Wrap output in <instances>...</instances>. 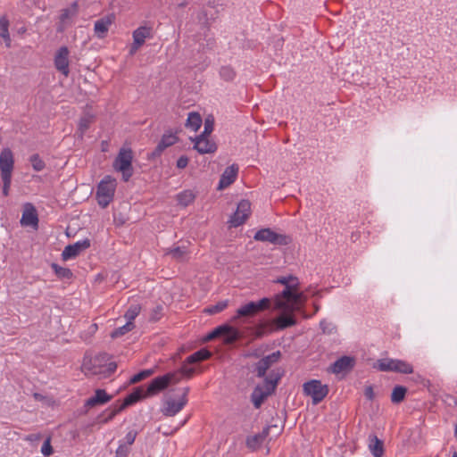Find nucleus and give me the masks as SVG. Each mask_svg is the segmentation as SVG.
Listing matches in <instances>:
<instances>
[{"instance_id":"obj_36","label":"nucleus","mask_w":457,"mask_h":457,"mask_svg":"<svg viewBox=\"0 0 457 457\" xmlns=\"http://www.w3.org/2000/svg\"><path fill=\"white\" fill-rule=\"evenodd\" d=\"M219 73L220 78L225 81H232L236 77L235 70L229 65L222 66Z\"/></svg>"},{"instance_id":"obj_37","label":"nucleus","mask_w":457,"mask_h":457,"mask_svg":"<svg viewBox=\"0 0 457 457\" xmlns=\"http://www.w3.org/2000/svg\"><path fill=\"white\" fill-rule=\"evenodd\" d=\"M133 328H134L133 322L127 321L125 325L115 328L112 332L111 336L112 338L120 337L125 335L126 333L131 331L133 329Z\"/></svg>"},{"instance_id":"obj_61","label":"nucleus","mask_w":457,"mask_h":457,"mask_svg":"<svg viewBox=\"0 0 457 457\" xmlns=\"http://www.w3.org/2000/svg\"><path fill=\"white\" fill-rule=\"evenodd\" d=\"M68 25L69 24L62 23L61 20H59V23H58V26H57V31L58 32H63Z\"/></svg>"},{"instance_id":"obj_57","label":"nucleus","mask_w":457,"mask_h":457,"mask_svg":"<svg viewBox=\"0 0 457 457\" xmlns=\"http://www.w3.org/2000/svg\"><path fill=\"white\" fill-rule=\"evenodd\" d=\"M188 158L186 155H181L177 161V167L179 169H184L188 164Z\"/></svg>"},{"instance_id":"obj_27","label":"nucleus","mask_w":457,"mask_h":457,"mask_svg":"<svg viewBox=\"0 0 457 457\" xmlns=\"http://www.w3.org/2000/svg\"><path fill=\"white\" fill-rule=\"evenodd\" d=\"M133 40L137 41V44H145V39L152 38L154 37L153 28L151 26H140L135 29L132 33Z\"/></svg>"},{"instance_id":"obj_55","label":"nucleus","mask_w":457,"mask_h":457,"mask_svg":"<svg viewBox=\"0 0 457 457\" xmlns=\"http://www.w3.org/2000/svg\"><path fill=\"white\" fill-rule=\"evenodd\" d=\"M320 327L324 333H331V331L334 329L332 323L328 322L325 320L320 321Z\"/></svg>"},{"instance_id":"obj_51","label":"nucleus","mask_w":457,"mask_h":457,"mask_svg":"<svg viewBox=\"0 0 457 457\" xmlns=\"http://www.w3.org/2000/svg\"><path fill=\"white\" fill-rule=\"evenodd\" d=\"M115 417V413L112 411H109V410L104 411L101 415H99L98 419L102 423H107L112 420Z\"/></svg>"},{"instance_id":"obj_49","label":"nucleus","mask_w":457,"mask_h":457,"mask_svg":"<svg viewBox=\"0 0 457 457\" xmlns=\"http://www.w3.org/2000/svg\"><path fill=\"white\" fill-rule=\"evenodd\" d=\"M130 448L126 444L120 443L116 450V457H128Z\"/></svg>"},{"instance_id":"obj_12","label":"nucleus","mask_w":457,"mask_h":457,"mask_svg":"<svg viewBox=\"0 0 457 457\" xmlns=\"http://www.w3.org/2000/svg\"><path fill=\"white\" fill-rule=\"evenodd\" d=\"M251 213V203L248 200H241L236 212L230 217L228 223L231 227H239L245 222Z\"/></svg>"},{"instance_id":"obj_17","label":"nucleus","mask_w":457,"mask_h":457,"mask_svg":"<svg viewBox=\"0 0 457 457\" xmlns=\"http://www.w3.org/2000/svg\"><path fill=\"white\" fill-rule=\"evenodd\" d=\"M143 399V386H138L134 389L132 393L128 395L121 403H116L112 406L111 411L115 413V416L122 411L127 407L136 403Z\"/></svg>"},{"instance_id":"obj_52","label":"nucleus","mask_w":457,"mask_h":457,"mask_svg":"<svg viewBox=\"0 0 457 457\" xmlns=\"http://www.w3.org/2000/svg\"><path fill=\"white\" fill-rule=\"evenodd\" d=\"M137 432L135 430H131L127 433V435L124 437V442H121L122 444H126L128 446H130L137 437Z\"/></svg>"},{"instance_id":"obj_8","label":"nucleus","mask_w":457,"mask_h":457,"mask_svg":"<svg viewBox=\"0 0 457 457\" xmlns=\"http://www.w3.org/2000/svg\"><path fill=\"white\" fill-rule=\"evenodd\" d=\"M304 395L311 396L313 404L320 403L328 394V386L320 380L312 379L303 386Z\"/></svg>"},{"instance_id":"obj_38","label":"nucleus","mask_w":457,"mask_h":457,"mask_svg":"<svg viewBox=\"0 0 457 457\" xmlns=\"http://www.w3.org/2000/svg\"><path fill=\"white\" fill-rule=\"evenodd\" d=\"M275 283L284 285L285 287L299 286L298 278L295 276H283L276 278Z\"/></svg>"},{"instance_id":"obj_25","label":"nucleus","mask_w":457,"mask_h":457,"mask_svg":"<svg viewBox=\"0 0 457 457\" xmlns=\"http://www.w3.org/2000/svg\"><path fill=\"white\" fill-rule=\"evenodd\" d=\"M112 396L109 395L105 390L104 389H96L95 395L89 397L86 403L85 406L88 408L95 407L96 405H101L108 403L111 400Z\"/></svg>"},{"instance_id":"obj_54","label":"nucleus","mask_w":457,"mask_h":457,"mask_svg":"<svg viewBox=\"0 0 457 457\" xmlns=\"http://www.w3.org/2000/svg\"><path fill=\"white\" fill-rule=\"evenodd\" d=\"M3 181V195L7 196L9 195V190L12 183V178H1Z\"/></svg>"},{"instance_id":"obj_14","label":"nucleus","mask_w":457,"mask_h":457,"mask_svg":"<svg viewBox=\"0 0 457 457\" xmlns=\"http://www.w3.org/2000/svg\"><path fill=\"white\" fill-rule=\"evenodd\" d=\"M14 167V157L10 148H4L0 154L1 178H12Z\"/></svg>"},{"instance_id":"obj_34","label":"nucleus","mask_w":457,"mask_h":457,"mask_svg":"<svg viewBox=\"0 0 457 457\" xmlns=\"http://www.w3.org/2000/svg\"><path fill=\"white\" fill-rule=\"evenodd\" d=\"M195 198V194L191 190H185L183 192H180L177 195V200L179 204L184 207L189 205L191 203L194 202Z\"/></svg>"},{"instance_id":"obj_44","label":"nucleus","mask_w":457,"mask_h":457,"mask_svg":"<svg viewBox=\"0 0 457 457\" xmlns=\"http://www.w3.org/2000/svg\"><path fill=\"white\" fill-rule=\"evenodd\" d=\"M214 128V120L212 117H208L204 120V131L200 135H204L205 137H209L210 134L213 131Z\"/></svg>"},{"instance_id":"obj_45","label":"nucleus","mask_w":457,"mask_h":457,"mask_svg":"<svg viewBox=\"0 0 457 457\" xmlns=\"http://www.w3.org/2000/svg\"><path fill=\"white\" fill-rule=\"evenodd\" d=\"M177 140H178V138L175 135L164 134L162 137L160 142L162 143V145H164V146L169 147V146L173 145L177 142Z\"/></svg>"},{"instance_id":"obj_18","label":"nucleus","mask_w":457,"mask_h":457,"mask_svg":"<svg viewBox=\"0 0 457 457\" xmlns=\"http://www.w3.org/2000/svg\"><path fill=\"white\" fill-rule=\"evenodd\" d=\"M193 141L195 142L194 148L201 154H212L217 150L216 144L204 135L195 137Z\"/></svg>"},{"instance_id":"obj_2","label":"nucleus","mask_w":457,"mask_h":457,"mask_svg":"<svg viewBox=\"0 0 457 457\" xmlns=\"http://www.w3.org/2000/svg\"><path fill=\"white\" fill-rule=\"evenodd\" d=\"M282 377L279 370H270L262 384H258L251 394V401L255 409H259L268 396L272 395Z\"/></svg>"},{"instance_id":"obj_46","label":"nucleus","mask_w":457,"mask_h":457,"mask_svg":"<svg viewBox=\"0 0 457 457\" xmlns=\"http://www.w3.org/2000/svg\"><path fill=\"white\" fill-rule=\"evenodd\" d=\"M41 453L45 456H50L54 453V449L51 445V437L50 436H48L43 443V445L41 447Z\"/></svg>"},{"instance_id":"obj_62","label":"nucleus","mask_w":457,"mask_h":457,"mask_svg":"<svg viewBox=\"0 0 457 457\" xmlns=\"http://www.w3.org/2000/svg\"><path fill=\"white\" fill-rule=\"evenodd\" d=\"M33 397L35 400L37 401H44L46 399V396H44L43 395L39 394V393H34L33 394Z\"/></svg>"},{"instance_id":"obj_10","label":"nucleus","mask_w":457,"mask_h":457,"mask_svg":"<svg viewBox=\"0 0 457 457\" xmlns=\"http://www.w3.org/2000/svg\"><path fill=\"white\" fill-rule=\"evenodd\" d=\"M270 306V300L266 297L258 302H249L237 309V316L234 319L239 317H253L258 312L269 309Z\"/></svg>"},{"instance_id":"obj_56","label":"nucleus","mask_w":457,"mask_h":457,"mask_svg":"<svg viewBox=\"0 0 457 457\" xmlns=\"http://www.w3.org/2000/svg\"><path fill=\"white\" fill-rule=\"evenodd\" d=\"M0 37L4 39L7 47L11 46V37L9 34V29L0 30Z\"/></svg>"},{"instance_id":"obj_31","label":"nucleus","mask_w":457,"mask_h":457,"mask_svg":"<svg viewBox=\"0 0 457 457\" xmlns=\"http://www.w3.org/2000/svg\"><path fill=\"white\" fill-rule=\"evenodd\" d=\"M212 353L207 349H200L187 358V363L193 364L207 360L211 357Z\"/></svg>"},{"instance_id":"obj_64","label":"nucleus","mask_w":457,"mask_h":457,"mask_svg":"<svg viewBox=\"0 0 457 457\" xmlns=\"http://www.w3.org/2000/svg\"><path fill=\"white\" fill-rule=\"evenodd\" d=\"M453 457H457V453L456 452L453 453Z\"/></svg>"},{"instance_id":"obj_4","label":"nucleus","mask_w":457,"mask_h":457,"mask_svg":"<svg viewBox=\"0 0 457 457\" xmlns=\"http://www.w3.org/2000/svg\"><path fill=\"white\" fill-rule=\"evenodd\" d=\"M181 380L179 372H168L163 376L154 378L147 386L143 388V398L153 396L166 389L171 384H177Z\"/></svg>"},{"instance_id":"obj_28","label":"nucleus","mask_w":457,"mask_h":457,"mask_svg":"<svg viewBox=\"0 0 457 457\" xmlns=\"http://www.w3.org/2000/svg\"><path fill=\"white\" fill-rule=\"evenodd\" d=\"M225 328L220 337L223 338V342L226 345H231L235 343L240 337L239 330L228 324H223Z\"/></svg>"},{"instance_id":"obj_13","label":"nucleus","mask_w":457,"mask_h":457,"mask_svg":"<svg viewBox=\"0 0 457 457\" xmlns=\"http://www.w3.org/2000/svg\"><path fill=\"white\" fill-rule=\"evenodd\" d=\"M281 353L279 351L274 352L267 356L262 358L258 362H256L253 366V372L256 373L258 378L267 377L266 373L272 364L278 361Z\"/></svg>"},{"instance_id":"obj_32","label":"nucleus","mask_w":457,"mask_h":457,"mask_svg":"<svg viewBox=\"0 0 457 457\" xmlns=\"http://www.w3.org/2000/svg\"><path fill=\"white\" fill-rule=\"evenodd\" d=\"M202 125V117L197 112H189L186 121V127L196 131Z\"/></svg>"},{"instance_id":"obj_47","label":"nucleus","mask_w":457,"mask_h":457,"mask_svg":"<svg viewBox=\"0 0 457 457\" xmlns=\"http://www.w3.org/2000/svg\"><path fill=\"white\" fill-rule=\"evenodd\" d=\"M224 329L225 328L223 327V325L218 326L206 336L205 340L210 341L214 338L220 337Z\"/></svg>"},{"instance_id":"obj_21","label":"nucleus","mask_w":457,"mask_h":457,"mask_svg":"<svg viewBox=\"0 0 457 457\" xmlns=\"http://www.w3.org/2000/svg\"><path fill=\"white\" fill-rule=\"evenodd\" d=\"M355 364V359L351 356H342L337 359L330 367L331 372L339 374L350 371Z\"/></svg>"},{"instance_id":"obj_20","label":"nucleus","mask_w":457,"mask_h":457,"mask_svg":"<svg viewBox=\"0 0 457 457\" xmlns=\"http://www.w3.org/2000/svg\"><path fill=\"white\" fill-rule=\"evenodd\" d=\"M21 224L22 226H32L37 227L38 224L37 212L34 205L30 203H27L24 205V210L21 219Z\"/></svg>"},{"instance_id":"obj_9","label":"nucleus","mask_w":457,"mask_h":457,"mask_svg":"<svg viewBox=\"0 0 457 457\" xmlns=\"http://www.w3.org/2000/svg\"><path fill=\"white\" fill-rule=\"evenodd\" d=\"M180 390L182 391V394L178 401H176L170 397L164 401L163 406L162 408V412L164 416H166V417L175 416L187 403V395L189 392V387H183Z\"/></svg>"},{"instance_id":"obj_63","label":"nucleus","mask_w":457,"mask_h":457,"mask_svg":"<svg viewBox=\"0 0 457 457\" xmlns=\"http://www.w3.org/2000/svg\"><path fill=\"white\" fill-rule=\"evenodd\" d=\"M454 435H455V436H456V438H457V425L455 426Z\"/></svg>"},{"instance_id":"obj_11","label":"nucleus","mask_w":457,"mask_h":457,"mask_svg":"<svg viewBox=\"0 0 457 457\" xmlns=\"http://www.w3.org/2000/svg\"><path fill=\"white\" fill-rule=\"evenodd\" d=\"M253 239L261 242H268L275 245H286L289 242L287 236L278 234L269 228L258 230L253 236Z\"/></svg>"},{"instance_id":"obj_53","label":"nucleus","mask_w":457,"mask_h":457,"mask_svg":"<svg viewBox=\"0 0 457 457\" xmlns=\"http://www.w3.org/2000/svg\"><path fill=\"white\" fill-rule=\"evenodd\" d=\"M166 148L167 147L164 146V145H162V143L159 142L158 145H156V147L154 148V150L150 154V157L156 158V157L161 156V154Z\"/></svg>"},{"instance_id":"obj_42","label":"nucleus","mask_w":457,"mask_h":457,"mask_svg":"<svg viewBox=\"0 0 457 457\" xmlns=\"http://www.w3.org/2000/svg\"><path fill=\"white\" fill-rule=\"evenodd\" d=\"M29 161L36 171H41L45 169L46 164L37 154H32Z\"/></svg>"},{"instance_id":"obj_3","label":"nucleus","mask_w":457,"mask_h":457,"mask_svg":"<svg viewBox=\"0 0 457 457\" xmlns=\"http://www.w3.org/2000/svg\"><path fill=\"white\" fill-rule=\"evenodd\" d=\"M109 361V355L107 353H99L88 361H84L83 369L87 372H91L94 375H100L103 378L110 377L117 369L116 362H109L104 365V362Z\"/></svg>"},{"instance_id":"obj_29","label":"nucleus","mask_w":457,"mask_h":457,"mask_svg":"<svg viewBox=\"0 0 457 457\" xmlns=\"http://www.w3.org/2000/svg\"><path fill=\"white\" fill-rule=\"evenodd\" d=\"M79 12V4L77 1H74L70 7L64 8L61 11V14L59 16V20H61L62 23L69 24V20L75 17Z\"/></svg>"},{"instance_id":"obj_60","label":"nucleus","mask_w":457,"mask_h":457,"mask_svg":"<svg viewBox=\"0 0 457 457\" xmlns=\"http://www.w3.org/2000/svg\"><path fill=\"white\" fill-rule=\"evenodd\" d=\"M141 46V44H137V41L133 40V43L129 50L130 54H134Z\"/></svg>"},{"instance_id":"obj_59","label":"nucleus","mask_w":457,"mask_h":457,"mask_svg":"<svg viewBox=\"0 0 457 457\" xmlns=\"http://www.w3.org/2000/svg\"><path fill=\"white\" fill-rule=\"evenodd\" d=\"M9 25H10V22H9L7 16L5 14L2 15L0 17V30H3L4 29H9Z\"/></svg>"},{"instance_id":"obj_26","label":"nucleus","mask_w":457,"mask_h":457,"mask_svg":"<svg viewBox=\"0 0 457 457\" xmlns=\"http://www.w3.org/2000/svg\"><path fill=\"white\" fill-rule=\"evenodd\" d=\"M368 447L374 457H382L384 454V442L376 435L370 434L368 437Z\"/></svg>"},{"instance_id":"obj_16","label":"nucleus","mask_w":457,"mask_h":457,"mask_svg":"<svg viewBox=\"0 0 457 457\" xmlns=\"http://www.w3.org/2000/svg\"><path fill=\"white\" fill-rule=\"evenodd\" d=\"M69 54L70 51L67 46H62L58 49L54 56V67L65 77L70 73L69 70Z\"/></svg>"},{"instance_id":"obj_48","label":"nucleus","mask_w":457,"mask_h":457,"mask_svg":"<svg viewBox=\"0 0 457 457\" xmlns=\"http://www.w3.org/2000/svg\"><path fill=\"white\" fill-rule=\"evenodd\" d=\"M224 329L225 328L223 327V325L218 326L206 336L205 340L210 341L214 338L220 337Z\"/></svg>"},{"instance_id":"obj_24","label":"nucleus","mask_w":457,"mask_h":457,"mask_svg":"<svg viewBox=\"0 0 457 457\" xmlns=\"http://www.w3.org/2000/svg\"><path fill=\"white\" fill-rule=\"evenodd\" d=\"M274 320L276 328L279 330L292 327L296 324V320L293 315L294 312H284Z\"/></svg>"},{"instance_id":"obj_22","label":"nucleus","mask_w":457,"mask_h":457,"mask_svg":"<svg viewBox=\"0 0 457 457\" xmlns=\"http://www.w3.org/2000/svg\"><path fill=\"white\" fill-rule=\"evenodd\" d=\"M237 172V165L232 164L227 167L220 176L218 189L221 190L230 186L236 180Z\"/></svg>"},{"instance_id":"obj_41","label":"nucleus","mask_w":457,"mask_h":457,"mask_svg":"<svg viewBox=\"0 0 457 457\" xmlns=\"http://www.w3.org/2000/svg\"><path fill=\"white\" fill-rule=\"evenodd\" d=\"M227 306H228V301H221V302L217 303L214 305H212V306L206 308L204 310V312H206L208 314H216V313H219V312H222L223 310H225L227 308Z\"/></svg>"},{"instance_id":"obj_58","label":"nucleus","mask_w":457,"mask_h":457,"mask_svg":"<svg viewBox=\"0 0 457 457\" xmlns=\"http://www.w3.org/2000/svg\"><path fill=\"white\" fill-rule=\"evenodd\" d=\"M364 395L370 401H372L374 399L375 393H374L372 386H368L365 387Z\"/></svg>"},{"instance_id":"obj_43","label":"nucleus","mask_w":457,"mask_h":457,"mask_svg":"<svg viewBox=\"0 0 457 457\" xmlns=\"http://www.w3.org/2000/svg\"><path fill=\"white\" fill-rule=\"evenodd\" d=\"M91 122H92V118L89 116H83L80 118L79 122V130L80 131L81 136L89 128Z\"/></svg>"},{"instance_id":"obj_50","label":"nucleus","mask_w":457,"mask_h":457,"mask_svg":"<svg viewBox=\"0 0 457 457\" xmlns=\"http://www.w3.org/2000/svg\"><path fill=\"white\" fill-rule=\"evenodd\" d=\"M188 363H185L184 365H182V367L176 370L175 372H179L180 373V376H181V378L186 376L187 378H190L194 372H195V370L193 368H189L187 366Z\"/></svg>"},{"instance_id":"obj_5","label":"nucleus","mask_w":457,"mask_h":457,"mask_svg":"<svg viewBox=\"0 0 457 457\" xmlns=\"http://www.w3.org/2000/svg\"><path fill=\"white\" fill-rule=\"evenodd\" d=\"M133 153L129 148H121L113 162V168L122 173L124 181H128L133 175Z\"/></svg>"},{"instance_id":"obj_7","label":"nucleus","mask_w":457,"mask_h":457,"mask_svg":"<svg viewBox=\"0 0 457 457\" xmlns=\"http://www.w3.org/2000/svg\"><path fill=\"white\" fill-rule=\"evenodd\" d=\"M376 367L380 371H393L401 374H411L413 372V367L411 363L399 359H380L378 361Z\"/></svg>"},{"instance_id":"obj_1","label":"nucleus","mask_w":457,"mask_h":457,"mask_svg":"<svg viewBox=\"0 0 457 457\" xmlns=\"http://www.w3.org/2000/svg\"><path fill=\"white\" fill-rule=\"evenodd\" d=\"M299 286L285 287L284 290L276 295L274 307L284 312H295L301 308L306 298L303 293L298 291Z\"/></svg>"},{"instance_id":"obj_40","label":"nucleus","mask_w":457,"mask_h":457,"mask_svg":"<svg viewBox=\"0 0 457 457\" xmlns=\"http://www.w3.org/2000/svg\"><path fill=\"white\" fill-rule=\"evenodd\" d=\"M140 311L141 306L139 304H131L126 311L124 317L127 320V321L133 322L136 317H137L138 314L140 313Z\"/></svg>"},{"instance_id":"obj_30","label":"nucleus","mask_w":457,"mask_h":457,"mask_svg":"<svg viewBox=\"0 0 457 457\" xmlns=\"http://www.w3.org/2000/svg\"><path fill=\"white\" fill-rule=\"evenodd\" d=\"M165 254L170 255L174 260L182 262L186 259L187 254V247L185 245L175 246L168 248Z\"/></svg>"},{"instance_id":"obj_15","label":"nucleus","mask_w":457,"mask_h":457,"mask_svg":"<svg viewBox=\"0 0 457 457\" xmlns=\"http://www.w3.org/2000/svg\"><path fill=\"white\" fill-rule=\"evenodd\" d=\"M89 247L90 240L88 238L77 241L72 245H68L62 253V259L63 261L73 259Z\"/></svg>"},{"instance_id":"obj_19","label":"nucleus","mask_w":457,"mask_h":457,"mask_svg":"<svg viewBox=\"0 0 457 457\" xmlns=\"http://www.w3.org/2000/svg\"><path fill=\"white\" fill-rule=\"evenodd\" d=\"M114 15L109 14L95 21L94 31L98 38H104L107 35L110 26L114 21Z\"/></svg>"},{"instance_id":"obj_33","label":"nucleus","mask_w":457,"mask_h":457,"mask_svg":"<svg viewBox=\"0 0 457 457\" xmlns=\"http://www.w3.org/2000/svg\"><path fill=\"white\" fill-rule=\"evenodd\" d=\"M407 392V388L403 386H395L391 394V402L393 403H402Z\"/></svg>"},{"instance_id":"obj_6","label":"nucleus","mask_w":457,"mask_h":457,"mask_svg":"<svg viewBox=\"0 0 457 457\" xmlns=\"http://www.w3.org/2000/svg\"><path fill=\"white\" fill-rule=\"evenodd\" d=\"M116 183L110 176L104 177L99 183L96 190L98 204L105 208L112 201Z\"/></svg>"},{"instance_id":"obj_23","label":"nucleus","mask_w":457,"mask_h":457,"mask_svg":"<svg viewBox=\"0 0 457 457\" xmlns=\"http://www.w3.org/2000/svg\"><path fill=\"white\" fill-rule=\"evenodd\" d=\"M270 428V426H267L263 428L262 432L247 436L245 440L246 446L252 451L258 449L268 436Z\"/></svg>"},{"instance_id":"obj_39","label":"nucleus","mask_w":457,"mask_h":457,"mask_svg":"<svg viewBox=\"0 0 457 457\" xmlns=\"http://www.w3.org/2000/svg\"><path fill=\"white\" fill-rule=\"evenodd\" d=\"M155 372L154 369H148L141 370L140 372L135 374L129 380L130 384H136L143 379L152 376Z\"/></svg>"},{"instance_id":"obj_35","label":"nucleus","mask_w":457,"mask_h":457,"mask_svg":"<svg viewBox=\"0 0 457 457\" xmlns=\"http://www.w3.org/2000/svg\"><path fill=\"white\" fill-rule=\"evenodd\" d=\"M51 267L55 275L61 279H71L73 277L71 270L68 268L61 267L56 263H52Z\"/></svg>"}]
</instances>
